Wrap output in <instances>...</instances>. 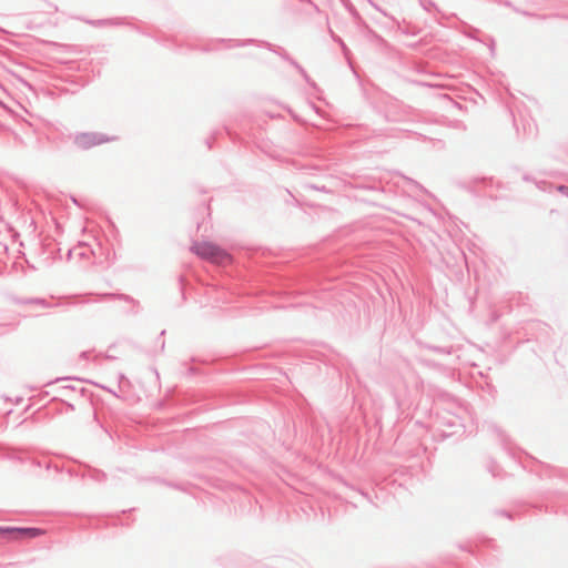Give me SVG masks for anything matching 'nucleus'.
Wrapping results in <instances>:
<instances>
[{
  "mask_svg": "<svg viewBox=\"0 0 568 568\" xmlns=\"http://www.w3.org/2000/svg\"><path fill=\"white\" fill-rule=\"evenodd\" d=\"M191 250L201 258L217 265L232 263V256L225 250L211 242L195 243Z\"/></svg>",
  "mask_w": 568,
  "mask_h": 568,
  "instance_id": "obj_1",
  "label": "nucleus"
},
{
  "mask_svg": "<svg viewBox=\"0 0 568 568\" xmlns=\"http://www.w3.org/2000/svg\"><path fill=\"white\" fill-rule=\"evenodd\" d=\"M0 534L7 536L9 540H21L36 538L43 534L39 528H11L0 527Z\"/></svg>",
  "mask_w": 568,
  "mask_h": 568,
  "instance_id": "obj_2",
  "label": "nucleus"
}]
</instances>
